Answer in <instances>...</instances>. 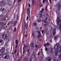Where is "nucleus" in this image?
<instances>
[{
    "label": "nucleus",
    "mask_w": 61,
    "mask_h": 61,
    "mask_svg": "<svg viewBox=\"0 0 61 61\" xmlns=\"http://www.w3.org/2000/svg\"><path fill=\"white\" fill-rule=\"evenodd\" d=\"M54 48L55 49V55L56 56H57L58 54V48L59 52L60 53H61V47H59V44L57 43L56 44V45H55V46H54Z\"/></svg>",
    "instance_id": "f257e3e1"
},
{
    "label": "nucleus",
    "mask_w": 61,
    "mask_h": 61,
    "mask_svg": "<svg viewBox=\"0 0 61 61\" xmlns=\"http://www.w3.org/2000/svg\"><path fill=\"white\" fill-rule=\"evenodd\" d=\"M2 37L3 38L5 39H7L8 38L7 36L5 34H3L2 35Z\"/></svg>",
    "instance_id": "f03ea898"
},
{
    "label": "nucleus",
    "mask_w": 61,
    "mask_h": 61,
    "mask_svg": "<svg viewBox=\"0 0 61 61\" xmlns=\"http://www.w3.org/2000/svg\"><path fill=\"white\" fill-rule=\"evenodd\" d=\"M19 43V41L18 40H16L15 41V48H17V46H18V44Z\"/></svg>",
    "instance_id": "7ed1b4c3"
},
{
    "label": "nucleus",
    "mask_w": 61,
    "mask_h": 61,
    "mask_svg": "<svg viewBox=\"0 0 61 61\" xmlns=\"http://www.w3.org/2000/svg\"><path fill=\"white\" fill-rule=\"evenodd\" d=\"M5 4V1H1L0 4V5L1 6H4Z\"/></svg>",
    "instance_id": "20e7f679"
},
{
    "label": "nucleus",
    "mask_w": 61,
    "mask_h": 61,
    "mask_svg": "<svg viewBox=\"0 0 61 61\" xmlns=\"http://www.w3.org/2000/svg\"><path fill=\"white\" fill-rule=\"evenodd\" d=\"M58 24H59L60 22L61 21V20L60 19V18L59 17H57L56 20Z\"/></svg>",
    "instance_id": "39448f33"
},
{
    "label": "nucleus",
    "mask_w": 61,
    "mask_h": 61,
    "mask_svg": "<svg viewBox=\"0 0 61 61\" xmlns=\"http://www.w3.org/2000/svg\"><path fill=\"white\" fill-rule=\"evenodd\" d=\"M27 13L28 15H30V10L29 8L27 9Z\"/></svg>",
    "instance_id": "423d86ee"
},
{
    "label": "nucleus",
    "mask_w": 61,
    "mask_h": 61,
    "mask_svg": "<svg viewBox=\"0 0 61 61\" xmlns=\"http://www.w3.org/2000/svg\"><path fill=\"white\" fill-rule=\"evenodd\" d=\"M45 33L47 36L48 35V34H49V31L48 30L47 28L45 30Z\"/></svg>",
    "instance_id": "0eeeda50"
},
{
    "label": "nucleus",
    "mask_w": 61,
    "mask_h": 61,
    "mask_svg": "<svg viewBox=\"0 0 61 61\" xmlns=\"http://www.w3.org/2000/svg\"><path fill=\"white\" fill-rule=\"evenodd\" d=\"M49 45H50V43L47 42L46 44H45L44 45V46L45 47H46V46H48Z\"/></svg>",
    "instance_id": "6e6552de"
},
{
    "label": "nucleus",
    "mask_w": 61,
    "mask_h": 61,
    "mask_svg": "<svg viewBox=\"0 0 61 61\" xmlns=\"http://www.w3.org/2000/svg\"><path fill=\"white\" fill-rule=\"evenodd\" d=\"M32 58H35V52H34L32 53Z\"/></svg>",
    "instance_id": "1a4fd4ad"
},
{
    "label": "nucleus",
    "mask_w": 61,
    "mask_h": 61,
    "mask_svg": "<svg viewBox=\"0 0 61 61\" xmlns=\"http://www.w3.org/2000/svg\"><path fill=\"white\" fill-rule=\"evenodd\" d=\"M30 46L31 47H32L31 48L32 49H34V43H32V44H31L30 45Z\"/></svg>",
    "instance_id": "9d476101"
},
{
    "label": "nucleus",
    "mask_w": 61,
    "mask_h": 61,
    "mask_svg": "<svg viewBox=\"0 0 61 61\" xmlns=\"http://www.w3.org/2000/svg\"><path fill=\"white\" fill-rule=\"evenodd\" d=\"M5 57L6 59H8L9 58V55L8 54H7L6 55V56H5Z\"/></svg>",
    "instance_id": "9b49d317"
},
{
    "label": "nucleus",
    "mask_w": 61,
    "mask_h": 61,
    "mask_svg": "<svg viewBox=\"0 0 61 61\" xmlns=\"http://www.w3.org/2000/svg\"><path fill=\"white\" fill-rule=\"evenodd\" d=\"M58 9L59 10H60V9H61V5L59 3L58 4Z\"/></svg>",
    "instance_id": "f8f14e48"
},
{
    "label": "nucleus",
    "mask_w": 61,
    "mask_h": 61,
    "mask_svg": "<svg viewBox=\"0 0 61 61\" xmlns=\"http://www.w3.org/2000/svg\"><path fill=\"white\" fill-rule=\"evenodd\" d=\"M0 10L1 11H2V12H5V9L3 8H2L0 9Z\"/></svg>",
    "instance_id": "ddd939ff"
},
{
    "label": "nucleus",
    "mask_w": 61,
    "mask_h": 61,
    "mask_svg": "<svg viewBox=\"0 0 61 61\" xmlns=\"http://www.w3.org/2000/svg\"><path fill=\"white\" fill-rule=\"evenodd\" d=\"M24 60V61H27L28 60V58L26 56H25Z\"/></svg>",
    "instance_id": "4468645a"
},
{
    "label": "nucleus",
    "mask_w": 61,
    "mask_h": 61,
    "mask_svg": "<svg viewBox=\"0 0 61 61\" xmlns=\"http://www.w3.org/2000/svg\"><path fill=\"white\" fill-rule=\"evenodd\" d=\"M43 58V57L42 56H41L39 59V61H41L42 60V59Z\"/></svg>",
    "instance_id": "2eb2a0df"
},
{
    "label": "nucleus",
    "mask_w": 61,
    "mask_h": 61,
    "mask_svg": "<svg viewBox=\"0 0 61 61\" xmlns=\"http://www.w3.org/2000/svg\"><path fill=\"white\" fill-rule=\"evenodd\" d=\"M18 22V21H17V20H16L15 21V22H14V25L15 26V25H16V24H17V23Z\"/></svg>",
    "instance_id": "dca6fc26"
},
{
    "label": "nucleus",
    "mask_w": 61,
    "mask_h": 61,
    "mask_svg": "<svg viewBox=\"0 0 61 61\" xmlns=\"http://www.w3.org/2000/svg\"><path fill=\"white\" fill-rule=\"evenodd\" d=\"M48 24V23L47 22H46L45 23L44 25V26L45 27H46V25H47Z\"/></svg>",
    "instance_id": "f3484780"
},
{
    "label": "nucleus",
    "mask_w": 61,
    "mask_h": 61,
    "mask_svg": "<svg viewBox=\"0 0 61 61\" xmlns=\"http://www.w3.org/2000/svg\"><path fill=\"white\" fill-rule=\"evenodd\" d=\"M53 27H52V26H50V30L51 31H52V30H53Z\"/></svg>",
    "instance_id": "a211bd4d"
},
{
    "label": "nucleus",
    "mask_w": 61,
    "mask_h": 61,
    "mask_svg": "<svg viewBox=\"0 0 61 61\" xmlns=\"http://www.w3.org/2000/svg\"><path fill=\"white\" fill-rule=\"evenodd\" d=\"M48 61H51V57H49L48 58Z\"/></svg>",
    "instance_id": "6ab92c4d"
},
{
    "label": "nucleus",
    "mask_w": 61,
    "mask_h": 61,
    "mask_svg": "<svg viewBox=\"0 0 61 61\" xmlns=\"http://www.w3.org/2000/svg\"><path fill=\"white\" fill-rule=\"evenodd\" d=\"M5 48H2V49H1V50L3 52H4V51H5Z\"/></svg>",
    "instance_id": "aec40b11"
},
{
    "label": "nucleus",
    "mask_w": 61,
    "mask_h": 61,
    "mask_svg": "<svg viewBox=\"0 0 61 61\" xmlns=\"http://www.w3.org/2000/svg\"><path fill=\"white\" fill-rule=\"evenodd\" d=\"M3 54V53L2 52H0V58L2 57V55Z\"/></svg>",
    "instance_id": "412c9836"
},
{
    "label": "nucleus",
    "mask_w": 61,
    "mask_h": 61,
    "mask_svg": "<svg viewBox=\"0 0 61 61\" xmlns=\"http://www.w3.org/2000/svg\"><path fill=\"white\" fill-rule=\"evenodd\" d=\"M47 20V18H46L43 21L44 22L46 23V21Z\"/></svg>",
    "instance_id": "4be33fe9"
},
{
    "label": "nucleus",
    "mask_w": 61,
    "mask_h": 61,
    "mask_svg": "<svg viewBox=\"0 0 61 61\" xmlns=\"http://www.w3.org/2000/svg\"><path fill=\"white\" fill-rule=\"evenodd\" d=\"M39 5L41 7H42L43 5V4H42L41 3H39Z\"/></svg>",
    "instance_id": "5701e85b"
},
{
    "label": "nucleus",
    "mask_w": 61,
    "mask_h": 61,
    "mask_svg": "<svg viewBox=\"0 0 61 61\" xmlns=\"http://www.w3.org/2000/svg\"><path fill=\"white\" fill-rule=\"evenodd\" d=\"M41 46V45H40L39 44L37 46V49H38L39 48H40V46Z\"/></svg>",
    "instance_id": "b1692460"
},
{
    "label": "nucleus",
    "mask_w": 61,
    "mask_h": 61,
    "mask_svg": "<svg viewBox=\"0 0 61 61\" xmlns=\"http://www.w3.org/2000/svg\"><path fill=\"white\" fill-rule=\"evenodd\" d=\"M23 25H24L25 27V20H24L23 22Z\"/></svg>",
    "instance_id": "393cba45"
},
{
    "label": "nucleus",
    "mask_w": 61,
    "mask_h": 61,
    "mask_svg": "<svg viewBox=\"0 0 61 61\" xmlns=\"http://www.w3.org/2000/svg\"><path fill=\"white\" fill-rule=\"evenodd\" d=\"M42 21V20L41 19H38L37 21L38 22H41Z\"/></svg>",
    "instance_id": "a878e982"
},
{
    "label": "nucleus",
    "mask_w": 61,
    "mask_h": 61,
    "mask_svg": "<svg viewBox=\"0 0 61 61\" xmlns=\"http://www.w3.org/2000/svg\"><path fill=\"white\" fill-rule=\"evenodd\" d=\"M56 35V31L55 30H54L53 31V36H54V35Z\"/></svg>",
    "instance_id": "bb28decb"
},
{
    "label": "nucleus",
    "mask_w": 61,
    "mask_h": 61,
    "mask_svg": "<svg viewBox=\"0 0 61 61\" xmlns=\"http://www.w3.org/2000/svg\"><path fill=\"white\" fill-rule=\"evenodd\" d=\"M33 25H34V26H36V23L34 22L33 23Z\"/></svg>",
    "instance_id": "cd10ccee"
},
{
    "label": "nucleus",
    "mask_w": 61,
    "mask_h": 61,
    "mask_svg": "<svg viewBox=\"0 0 61 61\" xmlns=\"http://www.w3.org/2000/svg\"><path fill=\"white\" fill-rule=\"evenodd\" d=\"M32 36L33 38H35L36 37L35 36V34H34V33H32Z\"/></svg>",
    "instance_id": "c85d7f7f"
},
{
    "label": "nucleus",
    "mask_w": 61,
    "mask_h": 61,
    "mask_svg": "<svg viewBox=\"0 0 61 61\" xmlns=\"http://www.w3.org/2000/svg\"><path fill=\"white\" fill-rule=\"evenodd\" d=\"M17 58H19V53L18 52L17 53Z\"/></svg>",
    "instance_id": "c756f323"
},
{
    "label": "nucleus",
    "mask_w": 61,
    "mask_h": 61,
    "mask_svg": "<svg viewBox=\"0 0 61 61\" xmlns=\"http://www.w3.org/2000/svg\"><path fill=\"white\" fill-rule=\"evenodd\" d=\"M45 15L46 16V17H49V15H48V14H47V13H46L45 14Z\"/></svg>",
    "instance_id": "7c9ffc66"
},
{
    "label": "nucleus",
    "mask_w": 61,
    "mask_h": 61,
    "mask_svg": "<svg viewBox=\"0 0 61 61\" xmlns=\"http://www.w3.org/2000/svg\"><path fill=\"white\" fill-rule=\"evenodd\" d=\"M32 4H33V5H34L35 4V1H34V0H33L32 1Z\"/></svg>",
    "instance_id": "2f4dec72"
},
{
    "label": "nucleus",
    "mask_w": 61,
    "mask_h": 61,
    "mask_svg": "<svg viewBox=\"0 0 61 61\" xmlns=\"http://www.w3.org/2000/svg\"><path fill=\"white\" fill-rule=\"evenodd\" d=\"M0 25H4V23H3V22H0Z\"/></svg>",
    "instance_id": "473e14b6"
},
{
    "label": "nucleus",
    "mask_w": 61,
    "mask_h": 61,
    "mask_svg": "<svg viewBox=\"0 0 61 61\" xmlns=\"http://www.w3.org/2000/svg\"><path fill=\"white\" fill-rule=\"evenodd\" d=\"M26 29H27V27H28V23H27L26 24Z\"/></svg>",
    "instance_id": "72a5a7b5"
},
{
    "label": "nucleus",
    "mask_w": 61,
    "mask_h": 61,
    "mask_svg": "<svg viewBox=\"0 0 61 61\" xmlns=\"http://www.w3.org/2000/svg\"><path fill=\"white\" fill-rule=\"evenodd\" d=\"M16 28L15 27L14 28V29L13 30L14 32H15V31H16Z\"/></svg>",
    "instance_id": "f704fd0d"
},
{
    "label": "nucleus",
    "mask_w": 61,
    "mask_h": 61,
    "mask_svg": "<svg viewBox=\"0 0 61 61\" xmlns=\"http://www.w3.org/2000/svg\"><path fill=\"white\" fill-rule=\"evenodd\" d=\"M6 1L9 2H12V0H6Z\"/></svg>",
    "instance_id": "c9c22d12"
},
{
    "label": "nucleus",
    "mask_w": 61,
    "mask_h": 61,
    "mask_svg": "<svg viewBox=\"0 0 61 61\" xmlns=\"http://www.w3.org/2000/svg\"><path fill=\"white\" fill-rule=\"evenodd\" d=\"M58 37V36H56L55 38V39L56 40V39H57Z\"/></svg>",
    "instance_id": "e433bc0d"
},
{
    "label": "nucleus",
    "mask_w": 61,
    "mask_h": 61,
    "mask_svg": "<svg viewBox=\"0 0 61 61\" xmlns=\"http://www.w3.org/2000/svg\"><path fill=\"white\" fill-rule=\"evenodd\" d=\"M25 46H24L23 47V54H24V53H25Z\"/></svg>",
    "instance_id": "4c0bfd02"
},
{
    "label": "nucleus",
    "mask_w": 61,
    "mask_h": 61,
    "mask_svg": "<svg viewBox=\"0 0 61 61\" xmlns=\"http://www.w3.org/2000/svg\"><path fill=\"white\" fill-rule=\"evenodd\" d=\"M45 10L46 11H47V6H46L45 7Z\"/></svg>",
    "instance_id": "58836bf2"
},
{
    "label": "nucleus",
    "mask_w": 61,
    "mask_h": 61,
    "mask_svg": "<svg viewBox=\"0 0 61 61\" xmlns=\"http://www.w3.org/2000/svg\"><path fill=\"white\" fill-rule=\"evenodd\" d=\"M20 1H19L18 0V5H19V4H20Z\"/></svg>",
    "instance_id": "ea45409f"
},
{
    "label": "nucleus",
    "mask_w": 61,
    "mask_h": 61,
    "mask_svg": "<svg viewBox=\"0 0 61 61\" xmlns=\"http://www.w3.org/2000/svg\"><path fill=\"white\" fill-rule=\"evenodd\" d=\"M3 41L2 40H0V43H2V42H3Z\"/></svg>",
    "instance_id": "a19ab883"
},
{
    "label": "nucleus",
    "mask_w": 61,
    "mask_h": 61,
    "mask_svg": "<svg viewBox=\"0 0 61 61\" xmlns=\"http://www.w3.org/2000/svg\"><path fill=\"white\" fill-rule=\"evenodd\" d=\"M37 37L38 39H39V38H40V36L39 35L37 36Z\"/></svg>",
    "instance_id": "79ce46f5"
},
{
    "label": "nucleus",
    "mask_w": 61,
    "mask_h": 61,
    "mask_svg": "<svg viewBox=\"0 0 61 61\" xmlns=\"http://www.w3.org/2000/svg\"><path fill=\"white\" fill-rule=\"evenodd\" d=\"M29 61H32V58H30Z\"/></svg>",
    "instance_id": "37998d69"
},
{
    "label": "nucleus",
    "mask_w": 61,
    "mask_h": 61,
    "mask_svg": "<svg viewBox=\"0 0 61 61\" xmlns=\"http://www.w3.org/2000/svg\"><path fill=\"white\" fill-rule=\"evenodd\" d=\"M28 46V45H27L25 47L26 48H27Z\"/></svg>",
    "instance_id": "c03bdc74"
},
{
    "label": "nucleus",
    "mask_w": 61,
    "mask_h": 61,
    "mask_svg": "<svg viewBox=\"0 0 61 61\" xmlns=\"http://www.w3.org/2000/svg\"><path fill=\"white\" fill-rule=\"evenodd\" d=\"M59 58H61V54H60L59 55Z\"/></svg>",
    "instance_id": "a18cd8bd"
},
{
    "label": "nucleus",
    "mask_w": 61,
    "mask_h": 61,
    "mask_svg": "<svg viewBox=\"0 0 61 61\" xmlns=\"http://www.w3.org/2000/svg\"><path fill=\"white\" fill-rule=\"evenodd\" d=\"M47 49H48V48H47V47H46L45 48V50H46V51H47Z\"/></svg>",
    "instance_id": "49530a36"
},
{
    "label": "nucleus",
    "mask_w": 61,
    "mask_h": 61,
    "mask_svg": "<svg viewBox=\"0 0 61 61\" xmlns=\"http://www.w3.org/2000/svg\"><path fill=\"white\" fill-rule=\"evenodd\" d=\"M38 33L39 35L40 34H41L40 32V31H38Z\"/></svg>",
    "instance_id": "de8ad7c7"
},
{
    "label": "nucleus",
    "mask_w": 61,
    "mask_h": 61,
    "mask_svg": "<svg viewBox=\"0 0 61 61\" xmlns=\"http://www.w3.org/2000/svg\"><path fill=\"white\" fill-rule=\"evenodd\" d=\"M40 16H42V15H42V14L41 13H40V14H39Z\"/></svg>",
    "instance_id": "09e8293b"
},
{
    "label": "nucleus",
    "mask_w": 61,
    "mask_h": 61,
    "mask_svg": "<svg viewBox=\"0 0 61 61\" xmlns=\"http://www.w3.org/2000/svg\"><path fill=\"white\" fill-rule=\"evenodd\" d=\"M3 16V14L1 15L0 16V17H1V18H2Z\"/></svg>",
    "instance_id": "8fccbe9b"
},
{
    "label": "nucleus",
    "mask_w": 61,
    "mask_h": 61,
    "mask_svg": "<svg viewBox=\"0 0 61 61\" xmlns=\"http://www.w3.org/2000/svg\"><path fill=\"white\" fill-rule=\"evenodd\" d=\"M41 32H42V34H43V33H44V30H41Z\"/></svg>",
    "instance_id": "3c124183"
},
{
    "label": "nucleus",
    "mask_w": 61,
    "mask_h": 61,
    "mask_svg": "<svg viewBox=\"0 0 61 61\" xmlns=\"http://www.w3.org/2000/svg\"><path fill=\"white\" fill-rule=\"evenodd\" d=\"M26 52H29V49H27L26 50Z\"/></svg>",
    "instance_id": "603ef678"
},
{
    "label": "nucleus",
    "mask_w": 61,
    "mask_h": 61,
    "mask_svg": "<svg viewBox=\"0 0 61 61\" xmlns=\"http://www.w3.org/2000/svg\"><path fill=\"white\" fill-rule=\"evenodd\" d=\"M16 50H15V51L14 52V54H15V53H16Z\"/></svg>",
    "instance_id": "864d4df0"
},
{
    "label": "nucleus",
    "mask_w": 61,
    "mask_h": 61,
    "mask_svg": "<svg viewBox=\"0 0 61 61\" xmlns=\"http://www.w3.org/2000/svg\"><path fill=\"white\" fill-rule=\"evenodd\" d=\"M11 24H14V22L13 21H12L11 22Z\"/></svg>",
    "instance_id": "5fc2aeb1"
},
{
    "label": "nucleus",
    "mask_w": 61,
    "mask_h": 61,
    "mask_svg": "<svg viewBox=\"0 0 61 61\" xmlns=\"http://www.w3.org/2000/svg\"><path fill=\"white\" fill-rule=\"evenodd\" d=\"M20 60H21V59H18L17 61H20Z\"/></svg>",
    "instance_id": "6e6d98bb"
},
{
    "label": "nucleus",
    "mask_w": 61,
    "mask_h": 61,
    "mask_svg": "<svg viewBox=\"0 0 61 61\" xmlns=\"http://www.w3.org/2000/svg\"><path fill=\"white\" fill-rule=\"evenodd\" d=\"M20 60H21V59H18L17 61H20Z\"/></svg>",
    "instance_id": "4d7b16f0"
},
{
    "label": "nucleus",
    "mask_w": 61,
    "mask_h": 61,
    "mask_svg": "<svg viewBox=\"0 0 61 61\" xmlns=\"http://www.w3.org/2000/svg\"><path fill=\"white\" fill-rule=\"evenodd\" d=\"M27 36V35L26 34L25 36V37H26Z\"/></svg>",
    "instance_id": "13d9d810"
},
{
    "label": "nucleus",
    "mask_w": 61,
    "mask_h": 61,
    "mask_svg": "<svg viewBox=\"0 0 61 61\" xmlns=\"http://www.w3.org/2000/svg\"><path fill=\"white\" fill-rule=\"evenodd\" d=\"M28 19V16H27V20Z\"/></svg>",
    "instance_id": "bf43d9fd"
},
{
    "label": "nucleus",
    "mask_w": 61,
    "mask_h": 61,
    "mask_svg": "<svg viewBox=\"0 0 61 61\" xmlns=\"http://www.w3.org/2000/svg\"><path fill=\"white\" fill-rule=\"evenodd\" d=\"M39 36H40V37H41V33L40 34H39Z\"/></svg>",
    "instance_id": "052dcab7"
},
{
    "label": "nucleus",
    "mask_w": 61,
    "mask_h": 61,
    "mask_svg": "<svg viewBox=\"0 0 61 61\" xmlns=\"http://www.w3.org/2000/svg\"><path fill=\"white\" fill-rule=\"evenodd\" d=\"M35 47L37 48V45H36Z\"/></svg>",
    "instance_id": "680f3d73"
},
{
    "label": "nucleus",
    "mask_w": 61,
    "mask_h": 61,
    "mask_svg": "<svg viewBox=\"0 0 61 61\" xmlns=\"http://www.w3.org/2000/svg\"><path fill=\"white\" fill-rule=\"evenodd\" d=\"M3 20L4 21H6V19L5 18H4L3 19Z\"/></svg>",
    "instance_id": "e2e57ef3"
},
{
    "label": "nucleus",
    "mask_w": 61,
    "mask_h": 61,
    "mask_svg": "<svg viewBox=\"0 0 61 61\" xmlns=\"http://www.w3.org/2000/svg\"><path fill=\"white\" fill-rule=\"evenodd\" d=\"M50 3H51V0H49Z\"/></svg>",
    "instance_id": "0e129e2a"
},
{
    "label": "nucleus",
    "mask_w": 61,
    "mask_h": 61,
    "mask_svg": "<svg viewBox=\"0 0 61 61\" xmlns=\"http://www.w3.org/2000/svg\"><path fill=\"white\" fill-rule=\"evenodd\" d=\"M41 10L42 11H44V9H41Z\"/></svg>",
    "instance_id": "69168bd1"
},
{
    "label": "nucleus",
    "mask_w": 61,
    "mask_h": 61,
    "mask_svg": "<svg viewBox=\"0 0 61 61\" xmlns=\"http://www.w3.org/2000/svg\"><path fill=\"white\" fill-rule=\"evenodd\" d=\"M45 0H43V3H44L45 2Z\"/></svg>",
    "instance_id": "338daca9"
},
{
    "label": "nucleus",
    "mask_w": 61,
    "mask_h": 61,
    "mask_svg": "<svg viewBox=\"0 0 61 61\" xmlns=\"http://www.w3.org/2000/svg\"><path fill=\"white\" fill-rule=\"evenodd\" d=\"M39 52H38V54H37V55H38H38H39Z\"/></svg>",
    "instance_id": "774afa93"
}]
</instances>
